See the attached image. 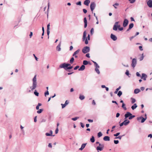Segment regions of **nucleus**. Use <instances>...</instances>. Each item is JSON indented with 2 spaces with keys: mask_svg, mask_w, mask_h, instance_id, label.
Returning <instances> with one entry per match:
<instances>
[{
  "mask_svg": "<svg viewBox=\"0 0 152 152\" xmlns=\"http://www.w3.org/2000/svg\"><path fill=\"white\" fill-rule=\"evenodd\" d=\"M59 67L60 68H64L65 70L70 69L73 68L72 66H71L70 64L64 63L60 65Z\"/></svg>",
  "mask_w": 152,
  "mask_h": 152,
  "instance_id": "nucleus-1",
  "label": "nucleus"
},
{
  "mask_svg": "<svg viewBox=\"0 0 152 152\" xmlns=\"http://www.w3.org/2000/svg\"><path fill=\"white\" fill-rule=\"evenodd\" d=\"M37 85L36 76L35 75L32 79V86L30 87L29 88L32 91L37 88Z\"/></svg>",
  "mask_w": 152,
  "mask_h": 152,
  "instance_id": "nucleus-2",
  "label": "nucleus"
},
{
  "mask_svg": "<svg viewBox=\"0 0 152 152\" xmlns=\"http://www.w3.org/2000/svg\"><path fill=\"white\" fill-rule=\"evenodd\" d=\"M125 119H126L129 117V119L131 120L135 117V115H132V114L129 112H126L124 115Z\"/></svg>",
  "mask_w": 152,
  "mask_h": 152,
  "instance_id": "nucleus-3",
  "label": "nucleus"
},
{
  "mask_svg": "<svg viewBox=\"0 0 152 152\" xmlns=\"http://www.w3.org/2000/svg\"><path fill=\"white\" fill-rule=\"evenodd\" d=\"M86 31H84L83 33V35L82 38L83 41H85V44L86 45L88 44V40L87 39V38L86 37Z\"/></svg>",
  "mask_w": 152,
  "mask_h": 152,
  "instance_id": "nucleus-4",
  "label": "nucleus"
},
{
  "mask_svg": "<svg viewBox=\"0 0 152 152\" xmlns=\"http://www.w3.org/2000/svg\"><path fill=\"white\" fill-rule=\"evenodd\" d=\"M90 48L88 46L84 47L82 50V51L84 53H86L89 52Z\"/></svg>",
  "mask_w": 152,
  "mask_h": 152,
  "instance_id": "nucleus-5",
  "label": "nucleus"
},
{
  "mask_svg": "<svg viewBox=\"0 0 152 152\" xmlns=\"http://www.w3.org/2000/svg\"><path fill=\"white\" fill-rule=\"evenodd\" d=\"M118 22H116L115 23L113 28V29L114 30L116 31L117 30L118 28H120V25H118Z\"/></svg>",
  "mask_w": 152,
  "mask_h": 152,
  "instance_id": "nucleus-6",
  "label": "nucleus"
},
{
  "mask_svg": "<svg viewBox=\"0 0 152 152\" xmlns=\"http://www.w3.org/2000/svg\"><path fill=\"white\" fill-rule=\"evenodd\" d=\"M137 61L136 59L135 58H133L132 60V63L131 64L133 68H134L137 64Z\"/></svg>",
  "mask_w": 152,
  "mask_h": 152,
  "instance_id": "nucleus-7",
  "label": "nucleus"
},
{
  "mask_svg": "<svg viewBox=\"0 0 152 152\" xmlns=\"http://www.w3.org/2000/svg\"><path fill=\"white\" fill-rule=\"evenodd\" d=\"M104 147V145L103 144L99 143V146H97L96 147V150L97 151H102L103 150Z\"/></svg>",
  "mask_w": 152,
  "mask_h": 152,
  "instance_id": "nucleus-8",
  "label": "nucleus"
},
{
  "mask_svg": "<svg viewBox=\"0 0 152 152\" xmlns=\"http://www.w3.org/2000/svg\"><path fill=\"white\" fill-rule=\"evenodd\" d=\"M96 6V4L94 2H92L91 3L90 5V9L92 13H93V11L95 7Z\"/></svg>",
  "mask_w": 152,
  "mask_h": 152,
  "instance_id": "nucleus-9",
  "label": "nucleus"
},
{
  "mask_svg": "<svg viewBox=\"0 0 152 152\" xmlns=\"http://www.w3.org/2000/svg\"><path fill=\"white\" fill-rule=\"evenodd\" d=\"M129 21L127 19H125L123 22V26L125 27L128 24Z\"/></svg>",
  "mask_w": 152,
  "mask_h": 152,
  "instance_id": "nucleus-10",
  "label": "nucleus"
},
{
  "mask_svg": "<svg viewBox=\"0 0 152 152\" xmlns=\"http://www.w3.org/2000/svg\"><path fill=\"white\" fill-rule=\"evenodd\" d=\"M69 103V102L68 100H66V101L65 103L64 104H61V105L62 106V108H64Z\"/></svg>",
  "mask_w": 152,
  "mask_h": 152,
  "instance_id": "nucleus-11",
  "label": "nucleus"
},
{
  "mask_svg": "<svg viewBox=\"0 0 152 152\" xmlns=\"http://www.w3.org/2000/svg\"><path fill=\"white\" fill-rule=\"evenodd\" d=\"M148 6L150 8H152V0H149L147 2Z\"/></svg>",
  "mask_w": 152,
  "mask_h": 152,
  "instance_id": "nucleus-12",
  "label": "nucleus"
},
{
  "mask_svg": "<svg viewBox=\"0 0 152 152\" xmlns=\"http://www.w3.org/2000/svg\"><path fill=\"white\" fill-rule=\"evenodd\" d=\"M110 38L113 41H116L117 39L116 36L112 34H111Z\"/></svg>",
  "mask_w": 152,
  "mask_h": 152,
  "instance_id": "nucleus-13",
  "label": "nucleus"
},
{
  "mask_svg": "<svg viewBox=\"0 0 152 152\" xmlns=\"http://www.w3.org/2000/svg\"><path fill=\"white\" fill-rule=\"evenodd\" d=\"M147 77V76L144 73H142V74L141 78L142 79L144 80H146Z\"/></svg>",
  "mask_w": 152,
  "mask_h": 152,
  "instance_id": "nucleus-14",
  "label": "nucleus"
},
{
  "mask_svg": "<svg viewBox=\"0 0 152 152\" xmlns=\"http://www.w3.org/2000/svg\"><path fill=\"white\" fill-rule=\"evenodd\" d=\"M61 42H60L59 44L57 45L56 48V50L59 51H60L61 50Z\"/></svg>",
  "mask_w": 152,
  "mask_h": 152,
  "instance_id": "nucleus-15",
  "label": "nucleus"
},
{
  "mask_svg": "<svg viewBox=\"0 0 152 152\" xmlns=\"http://www.w3.org/2000/svg\"><path fill=\"white\" fill-rule=\"evenodd\" d=\"M124 125L125 126H127L130 123V121L128 119L125 120L124 121Z\"/></svg>",
  "mask_w": 152,
  "mask_h": 152,
  "instance_id": "nucleus-16",
  "label": "nucleus"
},
{
  "mask_svg": "<svg viewBox=\"0 0 152 152\" xmlns=\"http://www.w3.org/2000/svg\"><path fill=\"white\" fill-rule=\"evenodd\" d=\"M103 140L105 141H109L110 140V138L108 136H105L104 137Z\"/></svg>",
  "mask_w": 152,
  "mask_h": 152,
  "instance_id": "nucleus-17",
  "label": "nucleus"
},
{
  "mask_svg": "<svg viewBox=\"0 0 152 152\" xmlns=\"http://www.w3.org/2000/svg\"><path fill=\"white\" fill-rule=\"evenodd\" d=\"M87 143H84L82 145L81 147L79 148V150L82 151V150L85 147Z\"/></svg>",
  "mask_w": 152,
  "mask_h": 152,
  "instance_id": "nucleus-18",
  "label": "nucleus"
},
{
  "mask_svg": "<svg viewBox=\"0 0 152 152\" xmlns=\"http://www.w3.org/2000/svg\"><path fill=\"white\" fill-rule=\"evenodd\" d=\"M90 3V1L89 0H86L84 2V4L88 6L89 3Z\"/></svg>",
  "mask_w": 152,
  "mask_h": 152,
  "instance_id": "nucleus-19",
  "label": "nucleus"
},
{
  "mask_svg": "<svg viewBox=\"0 0 152 152\" xmlns=\"http://www.w3.org/2000/svg\"><path fill=\"white\" fill-rule=\"evenodd\" d=\"M85 68V66L83 65H82L80 68L78 69V70L79 71H83V70Z\"/></svg>",
  "mask_w": 152,
  "mask_h": 152,
  "instance_id": "nucleus-20",
  "label": "nucleus"
},
{
  "mask_svg": "<svg viewBox=\"0 0 152 152\" xmlns=\"http://www.w3.org/2000/svg\"><path fill=\"white\" fill-rule=\"evenodd\" d=\"M50 133H46L45 135L47 136H52L53 134V131L52 130H50Z\"/></svg>",
  "mask_w": 152,
  "mask_h": 152,
  "instance_id": "nucleus-21",
  "label": "nucleus"
},
{
  "mask_svg": "<svg viewBox=\"0 0 152 152\" xmlns=\"http://www.w3.org/2000/svg\"><path fill=\"white\" fill-rule=\"evenodd\" d=\"M88 64H91L89 63V62H88L87 61L84 60L83 61V65H84V66L87 65Z\"/></svg>",
  "mask_w": 152,
  "mask_h": 152,
  "instance_id": "nucleus-22",
  "label": "nucleus"
},
{
  "mask_svg": "<svg viewBox=\"0 0 152 152\" xmlns=\"http://www.w3.org/2000/svg\"><path fill=\"white\" fill-rule=\"evenodd\" d=\"M137 107V106L136 103H135L134 104L132 105V107L131 108L133 110H134L135 108H136Z\"/></svg>",
  "mask_w": 152,
  "mask_h": 152,
  "instance_id": "nucleus-23",
  "label": "nucleus"
},
{
  "mask_svg": "<svg viewBox=\"0 0 152 152\" xmlns=\"http://www.w3.org/2000/svg\"><path fill=\"white\" fill-rule=\"evenodd\" d=\"M140 91L139 89L136 88L134 90V94H137L140 92Z\"/></svg>",
  "mask_w": 152,
  "mask_h": 152,
  "instance_id": "nucleus-24",
  "label": "nucleus"
},
{
  "mask_svg": "<svg viewBox=\"0 0 152 152\" xmlns=\"http://www.w3.org/2000/svg\"><path fill=\"white\" fill-rule=\"evenodd\" d=\"M121 87L120 86L118 87V88H117L116 89L115 91L114 92V93L115 94H116L118 93V91L121 88Z\"/></svg>",
  "mask_w": 152,
  "mask_h": 152,
  "instance_id": "nucleus-25",
  "label": "nucleus"
},
{
  "mask_svg": "<svg viewBox=\"0 0 152 152\" xmlns=\"http://www.w3.org/2000/svg\"><path fill=\"white\" fill-rule=\"evenodd\" d=\"M134 26V24L132 23H130L129 25V29H131Z\"/></svg>",
  "mask_w": 152,
  "mask_h": 152,
  "instance_id": "nucleus-26",
  "label": "nucleus"
},
{
  "mask_svg": "<svg viewBox=\"0 0 152 152\" xmlns=\"http://www.w3.org/2000/svg\"><path fill=\"white\" fill-rule=\"evenodd\" d=\"M34 94L37 96H38L39 95V93L36 90H35L34 91Z\"/></svg>",
  "mask_w": 152,
  "mask_h": 152,
  "instance_id": "nucleus-27",
  "label": "nucleus"
},
{
  "mask_svg": "<svg viewBox=\"0 0 152 152\" xmlns=\"http://www.w3.org/2000/svg\"><path fill=\"white\" fill-rule=\"evenodd\" d=\"M122 94V92L121 91H119L118 92L117 95L119 97H120Z\"/></svg>",
  "mask_w": 152,
  "mask_h": 152,
  "instance_id": "nucleus-28",
  "label": "nucleus"
},
{
  "mask_svg": "<svg viewBox=\"0 0 152 152\" xmlns=\"http://www.w3.org/2000/svg\"><path fill=\"white\" fill-rule=\"evenodd\" d=\"M99 68H95V71L98 74H99L100 73V71L99 69Z\"/></svg>",
  "mask_w": 152,
  "mask_h": 152,
  "instance_id": "nucleus-29",
  "label": "nucleus"
},
{
  "mask_svg": "<svg viewBox=\"0 0 152 152\" xmlns=\"http://www.w3.org/2000/svg\"><path fill=\"white\" fill-rule=\"evenodd\" d=\"M90 141L92 142H94L95 141L94 137L93 136H92L91 138L90 139Z\"/></svg>",
  "mask_w": 152,
  "mask_h": 152,
  "instance_id": "nucleus-30",
  "label": "nucleus"
},
{
  "mask_svg": "<svg viewBox=\"0 0 152 152\" xmlns=\"http://www.w3.org/2000/svg\"><path fill=\"white\" fill-rule=\"evenodd\" d=\"M122 107L125 110H127V108H126V107H125V104L124 103H123L122 104Z\"/></svg>",
  "mask_w": 152,
  "mask_h": 152,
  "instance_id": "nucleus-31",
  "label": "nucleus"
},
{
  "mask_svg": "<svg viewBox=\"0 0 152 152\" xmlns=\"http://www.w3.org/2000/svg\"><path fill=\"white\" fill-rule=\"evenodd\" d=\"M79 98L80 99L83 100L85 98V96L83 95H80Z\"/></svg>",
  "mask_w": 152,
  "mask_h": 152,
  "instance_id": "nucleus-32",
  "label": "nucleus"
},
{
  "mask_svg": "<svg viewBox=\"0 0 152 152\" xmlns=\"http://www.w3.org/2000/svg\"><path fill=\"white\" fill-rule=\"evenodd\" d=\"M119 4L118 3H115L114 4H113V6L115 8L117 9V7L116 6H118L119 5Z\"/></svg>",
  "mask_w": 152,
  "mask_h": 152,
  "instance_id": "nucleus-33",
  "label": "nucleus"
},
{
  "mask_svg": "<svg viewBox=\"0 0 152 152\" xmlns=\"http://www.w3.org/2000/svg\"><path fill=\"white\" fill-rule=\"evenodd\" d=\"M146 118H144L142 117V118L141 121V123H143L146 120Z\"/></svg>",
  "mask_w": 152,
  "mask_h": 152,
  "instance_id": "nucleus-34",
  "label": "nucleus"
},
{
  "mask_svg": "<svg viewBox=\"0 0 152 152\" xmlns=\"http://www.w3.org/2000/svg\"><path fill=\"white\" fill-rule=\"evenodd\" d=\"M131 100H132V102H132V104H133V103H134V102H136V100H135V99H134V98H131Z\"/></svg>",
  "mask_w": 152,
  "mask_h": 152,
  "instance_id": "nucleus-35",
  "label": "nucleus"
},
{
  "mask_svg": "<svg viewBox=\"0 0 152 152\" xmlns=\"http://www.w3.org/2000/svg\"><path fill=\"white\" fill-rule=\"evenodd\" d=\"M43 111V109H40L39 110H38L37 111V113H38L40 114V113H41Z\"/></svg>",
  "mask_w": 152,
  "mask_h": 152,
  "instance_id": "nucleus-36",
  "label": "nucleus"
},
{
  "mask_svg": "<svg viewBox=\"0 0 152 152\" xmlns=\"http://www.w3.org/2000/svg\"><path fill=\"white\" fill-rule=\"evenodd\" d=\"M74 59L73 57H72L70 60V63L71 64H72L74 61Z\"/></svg>",
  "mask_w": 152,
  "mask_h": 152,
  "instance_id": "nucleus-37",
  "label": "nucleus"
},
{
  "mask_svg": "<svg viewBox=\"0 0 152 152\" xmlns=\"http://www.w3.org/2000/svg\"><path fill=\"white\" fill-rule=\"evenodd\" d=\"M102 135V134L101 132H99L98 133V137H101Z\"/></svg>",
  "mask_w": 152,
  "mask_h": 152,
  "instance_id": "nucleus-38",
  "label": "nucleus"
},
{
  "mask_svg": "<svg viewBox=\"0 0 152 152\" xmlns=\"http://www.w3.org/2000/svg\"><path fill=\"white\" fill-rule=\"evenodd\" d=\"M79 118V117H76L74 118H72V119L74 121H76L77 119Z\"/></svg>",
  "mask_w": 152,
  "mask_h": 152,
  "instance_id": "nucleus-39",
  "label": "nucleus"
},
{
  "mask_svg": "<svg viewBox=\"0 0 152 152\" xmlns=\"http://www.w3.org/2000/svg\"><path fill=\"white\" fill-rule=\"evenodd\" d=\"M124 135H122V136H118L117 137H115V139H121L122 137Z\"/></svg>",
  "mask_w": 152,
  "mask_h": 152,
  "instance_id": "nucleus-40",
  "label": "nucleus"
},
{
  "mask_svg": "<svg viewBox=\"0 0 152 152\" xmlns=\"http://www.w3.org/2000/svg\"><path fill=\"white\" fill-rule=\"evenodd\" d=\"M144 58L143 53H142V56L140 58V61H141Z\"/></svg>",
  "mask_w": 152,
  "mask_h": 152,
  "instance_id": "nucleus-41",
  "label": "nucleus"
},
{
  "mask_svg": "<svg viewBox=\"0 0 152 152\" xmlns=\"http://www.w3.org/2000/svg\"><path fill=\"white\" fill-rule=\"evenodd\" d=\"M80 51V50L79 49H78L76 51L74 52V53H75L76 55L77 54L79 53Z\"/></svg>",
  "mask_w": 152,
  "mask_h": 152,
  "instance_id": "nucleus-42",
  "label": "nucleus"
},
{
  "mask_svg": "<svg viewBox=\"0 0 152 152\" xmlns=\"http://www.w3.org/2000/svg\"><path fill=\"white\" fill-rule=\"evenodd\" d=\"M47 35H48V36H49V34H50V29H47ZM49 38V36H48V38Z\"/></svg>",
  "mask_w": 152,
  "mask_h": 152,
  "instance_id": "nucleus-43",
  "label": "nucleus"
},
{
  "mask_svg": "<svg viewBox=\"0 0 152 152\" xmlns=\"http://www.w3.org/2000/svg\"><path fill=\"white\" fill-rule=\"evenodd\" d=\"M90 32L91 35H92L93 34L94 32V29L93 28H92L91 29Z\"/></svg>",
  "mask_w": 152,
  "mask_h": 152,
  "instance_id": "nucleus-44",
  "label": "nucleus"
},
{
  "mask_svg": "<svg viewBox=\"0 0 152 152\" xmlns=\"http://www.w3.org/2000/svg\"><path fill=\"white\" fill-rule=\"evenodd\" d=\"M142 116H140V117H138L137 118V120L139 121L140 120L142 119Z\"/></svg>",
  "mask_w": 152,
  "mask_h": 152,
  "instance_id": "nucleus-45",
  "label": "nucleus"
},
{
  "mask_svg": "<svg viewBox=\"0 0 152 152\" xmlns=\"http://www.w3.org/2000/svg\"><path fill=\"white\" fill-rule=\"evenodd\" d=\"M49 94V92L47 90L46 92L45 93V96H46L47 95H48Z\"/></svg>",
  "mask_w": 152,
  "mask_h": 152,
  "instance_id": "nucleus-46",
  "label": "nucleus"
},
{
  "mask_svg": "<svg viewBox=\"0 0 152 152\" xmlns=\"http://www.w3.org/2000/svg\"><path fill=\"white\" fill-rule=\"evenodd\" d=\"M120 134V132H118L115 134H114V136L116 137H117Z\"/></svg>",
  "mask_w": 152,
  "mask_h": 152,
  "instance_id": "nucleus-47",
  "label": "nucleus"
},
{
  "mask_svg": "<svg viewBox=\"0 0 152 152\" xmlns=\"http://www.w3.org/2000/svg\"><path fill=\"white\" fill-rule=\"evenodd\" d=\"M125 74L127 76H129V72L128 70H126V72H125Z\"/></svg>",
  "mask_w": 152,
  "mask_h": 152,
  "instance_id": "nucleus-48",
  "label": "nucleus"
},
{
  "mask_svg": "<svg viewBox=\"0 0 152 152\" xmlns=\"http://www.w3.org/2000/svg\"><path fill=\"white\" fill-rule=\"evenodd\" d=\"M114 142L115 144H117L118 143L119 141L118 140H114Z\"/></svg>",
  "mask_w": 152,
  "mask_h": 152,
  "instance_id": "nucleus-49",
  "label": "nucleus"
},
{
  "mask_svg": "<svg viewBox=\"0 0 152 152\" xmlns=\"http://www.w3.org/2000/svg\"><path fill=\"white\" fill-rule=\"evenodd\" d=\"M76 4L78 5H81V2L80 1H79L76 3Z\"/></svg>",
  "mask_w": 152,
  "mask_h": 152,
  "instance_id": "nucleus-50",
  "label": "nucleus"
},
{
  "mask_svg": "<svg viewBox=\"0 0 152 152\" xmlns=\"http://www.w3.org/2000/svg\"><path fill=\"white\" fill-rule=\"evenodd\" d=\"M84 23H87V20L86 17L84 18Z\"/></svg>",
  "mask_w": 152,
  "mask_h": 152,
  "instance_id": "nucleus-51",
  "label": "nucleus"
},
{
  "mask_svg": "<svg viewBox=\"0 0 152 152\" xmlns=\"http://www.w3.org/2000/svg\"><path fill=\"white\" fill-rule=\"evenodd\" d=\"M27 92L28 93L31 92L32 91L29 88H27Z\"/></svg>",
  "mask_w": 152,
  "mask_h": 152,
  "instance_id": "nucleus-52",
  "label": "nucleus"
},
{
  "mask_svg": "<svg viewBox=\"0 0 152 152\" xmlns=\"http://www.w3.org/2000/svg\"><path fill=\"white\" fill-rule=\"evenodd\" d=\"M58 127H57V128L56 129V130H55L56 134H57L58 132Z\"/></svg>",
  "mask_w": 152,
  "mask_h": 152,
  "instance_id": "nucleus-53",
  "label": "nucleus"
},
{
  "mask_svg": "<svg viewBox=\"0 0 152 152\" xmlns=\"http://www.w3.org/2000/svg\"><path fill=\"white\" fill-rule=\"evenodd\" d=\"M136 75L137 77H140L141 76L140 75V74L138 72H137V73H136Z\"/></svg>",
  "mask_w": 152,
  "mask_h": 152,
  "instance_id": "nucleus-54",
  "label": "nucleus"
},
{
  "mask_svg": "<svg viewBox=\"0 0 152 152\" xmlns=\"http://www.w3.org/2000/svg\"><path fill=\"white\" fill-rule=\"evenodd\" d=\"M32 35H33V33H32V32L31 31L30 32V35H29L30 38H31V37Z\"/></svg>",
  "mask_w": 152,
  "mask_h": 152,
  "instance_id": "nucleus-55",
  "label": "nucleus"
},
{
  "mask_svg": "<svg viewBox=\"0 0 152 152\" xmlns=\"http://www.w3.org/2000/svg\"><path fill=\"white\" fill-rule=\"evenodd\" d=\"M89 55H90L88 53L86 54V56L88 58H90V56Z\"/></svg>",
  "mask_w": 152,
  "mask_h": 152,
  "instance_id": "nucleus-56",
  "label": "nucleus"
},
{
  "mask_svg": "<svg viewBox=\"0 0 152 152\" xmlns=\"http://www.w3.org/2000/svg\"><path fill=\"white\" fill-rule=\"evenodd\" d=\"M83 12L84 13H86L87 12V10L86 9H83Z\"/></svg>",
  "mask_w": 152,
  "mask_h": 152,
  "instance_id": "nucleus-57",
  "label": "nucleus"
},
{
  "mask_svg": "<svg viewBox=\"0 0 152 152\" xmlns=\"http://www.w3.org/2000/svg\"><path fill=\"white\" fill-rule=\"evenodd\" d=\"M80 124L81 126L83 128L84 127V124L82 123V122L80 123Z\"/></svg>",
  "mask_w": 152,
  "mask_h": 152,
  "instance_id": "nucleus-58",
  "label": "nucleus"
},
{
  "mask_svg": "<svg viewBox=\"0 0 152 152\" xmlns=\"http://www.w3.org/2000/svg\"><path fill=\"white\" fill-rule=\"evenodd\" d=\"M79 66H76L74 68V69L75 70H77L78 68H79Z\"/></svg>",
  "mask_w": 152,
  "mask_h": 152,
  "instance_id": "nucleus-59",
  "label": "nucleus"
},
{
  "mask_svg": "<svg viewBox=\"0 0 152 152\" xmlns=\"http://www.w3.org/2000/svg\"><path fill=\"white\" fill-rule=\"evenodd\" d=\"M92 104L93 105H96V104L95 102L94 101V100H93L92 101Z\"/></svg>",
  "mask_w": 152,
  "mask_h": 152,
  "instance_id": "nucleus-60",
  "label": "nucleus"
},
{
  "mask_svg": "<svg viewBox=\"0 0 152 152\" xmlns=\"http://www.w3.org/2000/svg\"><path fill=\"white\" fill-rule=\"evenodd\" d=\"M95 68H99V66L97 64H96L95 65Z\"/></svg>",
  "mask_w": 152,
  "mask_h": 152,
  "instance_id": "nucleus-61",
  "label": "nucleus"
},
{
  "mask_svg": "<svg viewBox=\"0 0 152 152\" xmlns=\"http://www.w3.org/2000/svg\"><path fill=\"white\" fill-rule=\"evenodd\" d=\"M95 68H99V66L97 64H96L95 65Z\"/></svg>",
  "mask_w": 152,
  "mask_h": 152,
  "instance_id": "nucleus-62",
  "label": "nucleus"
},
{
  "mask_svg": "<svg viewBox=\"0 0 152 152\" xmlns=\"http://www.w3.org/2000/svg\"><path fill=\"white\" fill-rule=\"evenodd\" d=\"M48 147L49 148H51L52 147V145L51 143H49L48 145Z\"/></svg>",
  "mask_w": 152,
  "mask_h": 152,
  "instance_id": "nucleus-63",
  "label": "nucleus"
},
{
  "mask_svg": "<svg viewBox=\"0 0 152 152\" xmlns=\"http://www.w3.org/2000/svg\"><path fill=\"white\" fill-rule=\"evenodd\" d=\"M120 114L119 113H117L116 114V117L118 118L119 117Z\"/></svg>",
  "mask_w": 152,
  "mask_h": 152,
  "instance_id": "nucleus-64",
  "label": "nucleus"
}]
</instances>
